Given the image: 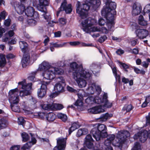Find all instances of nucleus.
Listing matches in <instances>:
<instances>
[{
    "label": "nucleus",
    "mask_w": 150,
    "mask_h": 150,
    "mask_svg": "<svg viewBox=\"0 0 150 150\" xmlns=\"http://www.w3.org/2000/svg\"><path fill=\"white\" fill-rule=\"evenodd\" d=\"M112 0H103L105 4H108ZM100 4V0H85L84 3L81 4L77 1L76 5V12L81 18L83 19L87 16L88 11L90 8L96 10Z\"/></svg>",
    "instance_id": "obj_1"
},
{
    "label": "nucleus",
    "mask_w": 150,
    "mask_h": 150,
    "mask_svg": "<svg viewBox=\"0 0 150 150\" xmlns=\"http://www.w3.org/2000/svg\"><path fill=\"white\" fill-rule=\"evenodd\" d=\"M96 22L95 19L90 18L82 21L81 24L83 31L87 33H90L91 32L100 31L103 33L107 34L108 33L109 31H110L108 29H107L105 27H102L100 28L98 27H93Z\"/></svg>",
    "instance_id": "obj_2"
},
{
    "label": "nucleus",
    "mask_w": 150,
    "mask_h": 150,
    "mask_svg": "<svg viewBox=\"0 0 150 150\" xmlns=\"http://www.w3.org/2000/svg\"><path fill=\"white\" fill-rule=\"evenodd\" d=\"M106 127L103 124L98 125L97 127L93 128L91 133L96 141H99L101 137H105L108 136Z\"/></svg>",
    "instance_id": "obj_3"
},
{
    "label": "nucleus",
    "mask_w": 150,
    "mask_h": 150,
    "mask_svg": "<svg viewBox=\"0 0 150 150\" xmlns=\"http://www.w3.org/2000/svg\"><path fill=\"white\" fill-rule=\"evenodd\" d=\"M64 71L61 69L56 67H52L42 73L43 81L45 79L51 80L54 79L55 74H63Z\"/></svg>",
    "instance_id": "obj_4"
},
{
    "label": "nucleus",
    "mask_w": 150,
    "mask_h": 150,
    "mask_svg": "<svg viewBox=\"0 0 150 150\" xmlns=\"http://www.w3.org/2000/svg\"><path fill=\"white\" fill-rule=\"evenodd\" d=\"M129 136L130 134L128 131H120L117 134L116 140L113 141L112 144L116 147L120 149L122 148V144Z\"/></svg>",
    "instance_id": "obj_5"
},
{
    "label": "nucleus",
    "mask_w": 150,
    "mask_h": 150,
    "mask_svg": "<svg viewBox=\"0 0 150 150\" xmlns=\"http://www.w3.org/2000/svg\"><path fill=\"white\" fill-rule=\"evenodd\" d=\"M76 74L74 75L73 79L76 81L79 86L83 88L86 86V82L85 80H83L82 78L86 79H90L92 75L91 73L89 72L88 71H83V73L76 76Z\"/></svg>",
    "instance_id": "obj_6"
},
{
    "label": "nucleus",
    "mask_w": 150,
    "mask_h": 150,
    "mask_svg": "<svg viewBox=\"0 0 150 150\" xmlns=\"http://www.w3.org/2000/svg\"><path fill=\"white\" fill-rule=\"evenodd\" d=\"M18 85L19 87H21L22 89L19 92L21 97H23L30 94V90L31 88V83L27 84L25 82V80H24L22 81L19 82Z\"/></svg>",
    "instance_id": "obj_7"
},
{
    "label": "nucleus",
    "mask_w": 150,
    "mask_h": 150,
    "mask_svg": "<svg viewBox=\"0 0 150 150\" xmlns=\"http://www.w3.org/2000/svg\"><path fill=\"white\" fill-rule=\"evenodd\" d=\"M101 11L102 15H112L114 16L116 14L115 10L116 7V4L115 3L112 1L109 3L108 4H105Z\"/></svg>",
    "instance_id": "obj_8"
},
{
    "label": "nucleus",
    "mask_w": 150,
    "mask_h": 150,
    "mask_svg": "<svg viewBox=\"0 0 150 150\" xmlns=\"http://www.w3.org/2000/svg\"><path fill=\"white\" fill-rule=\"evenodd\" d=\"M108 95L107 93H104L102 99L99 97H96L94 99L95 102L97 104L103 103V105L102 106V108H110L112 105V103L109 102L108 100Z\"/></svg>",
    "instance_id": "obj_9"
},
{
    "label": "nucleus",
    "mask_w": 150,
    "mask_h": 150,
    "mask_svg": "<svg viewBox=\"0 0 150 150\" xmlns=\"http://www.w3.org/2000/svg\"><path fill=\"white\" fill-rule=\"evenodd\" d=\"M18 90L17 88L10 90L9 92V101L11 104H18L19 99Z\"/></svg>",
    "instance_id": "obj_10"
},
{
    "label": "nucleus",
    "mask_w": 150,
    "mask_h": 150,
    "mask_svg": "<svg viewBox=\"0 0 150 150\" xmlns=\"http://www.w3.org/2000/svg\"><path fill=\"white\" fill-rule=\"evenodd\" d=\"M57 83L54 86V89L57 93L62 92L64 91L63 84L64 83V78L62 76L59 77L55 79Z\"/></svg>",
    "instance_id": "obj_11"
},
{
    "label": "nucleus",
    "mask_w": 150,
    "mask_h": 150,
    "mask_svg": "<svg viewBox=\"0 0 150 150\" xmlns=\"http://www.w3.org/2000/svg\"><path fill=\"white\" fill-rule=\"evenodd\" d=\"M50 81H43L40 88L38 89L37 91V95L38 97L42 98L45 96L46 93L47 88L50 84Z\"/></svg>",
    "instance_id": "obj_12"
},
{
    "label": "nucleus",
    "mask_w": 150,
    "mask_h": 150,
    "mask_svg": "<svg viewBox=\"0 0 150 150\" xmlns=\"http://www.w3.org/2000/svg\"><path fill=\"white\" fill-rule=\"evenodd\" d=\"M70 67L72 70L73 77H74V75L76 74V76L83 73V71L87 70H83L82 68L79 67L77 64L75 62H73L70 64Z\"/></svg>",
    "instance_id": "obj_13"
},
{
    "label": "nucleus",
    "mask_w": 150,
    "mask_h": 150,
    "mask_svg": "<svg viewBox=\"0 0 150 150\" xmlns=\"http://www.w3.org/2000/svg\"><path fill=\"white\" fill-rule=\"evenodd\" d=\"M25 15L28 17H32L37 19L39 17V15L38 13L35 11L34 8L31 6H28L26 7L25 10Z\"/></svg>",
    "instance_id": "obj_14"
},
{
    "label": "nucleus",
    "mask_w": 150,
    "mask_h": 150,
    "mask_svg": "<svg viewBox=\"0 0 150 150\" xmlns=\"http://www.w3.org/2000/svg\"><path fill=\"white\" fill-rule=\"evenodd\" d=\"M105 16L106 18L107 22L106 23V25L108 30H113L112 28L114 27V16L112 15H102Z\"/></svg>",
    "instance_id": "obj_15"
},
{
    "label": "nucleus",
    "mask_w": 150,
    "mask_h": 150,
    "mask_svg": "<svg viewBox=\"0 0 150 150\" xmlns=\"http://www.w3.org/2000/svg\"><path fill=\"white\" fill-rule=\"evenodd\" d=\"M57 146H55L53 150H64L66 146V139L65 138H58L57 139Z\"/></svg>",
    "instance_id": "obj_16"
},
{
    "label": "nucleus",
    "mask_w": 150,
    "mask_h": 150,
    "mask_svg": "<svg viewBox=\"0 0 150 150\" xmlns=\"http://www.w3.org/2000/svg\"><path fill=\"white\" fill-rule=\"evenodd\" d=\"M148 137L147 134L145 132H139L136 134L134 136L135 139H139L140 141L142 142H144Z\"/></svg>",
    "instance_id": "obj_17"
},
{
    "label": "nucleus",
    "mask_w": 150,
    "mask_h": 150,
    "mask_svg": "<svg viewBox=\"0 0 150 150\" xmlns=\"http://www.w3.org/2000/svg\"><path fill=\"white\" fill-rule=\"evenodd\" d=\"M135 32L136 36L140 39H143L146 38L149 33L147 30L144 29H137Z\"/></svg>",
    "instance_id": "obj_18"
},
{
    "label": "nucleus",
    "mask_w": 150,
    "mask_h": 150,
    "mask_svg": "<svg viewBox=\"0 0 150 150\" xmlns=\"http://www.w3.org/2000/svg\"><path fill=\"white\" fill-rule=\"evenodd\" d=\"M88 111L92 113L96 114L103 112L105 111V110L101 105L90 108L88 110Z\"/></svg>",
    "instance_id": "obj_19"
},
{
    "label": "nucleus",
    "mask_w": 150,
    "mask_h": 150,
    "mask_svg": "<svg viewBox=\"0 0 150 150\" xmlns=\"http://www.w3.org/2000/svg\"><path fill=\"white\" fill-rule=\"evenodd\" d=\"M62 11L64 10L67 13H69L72 11L71 6V4H67L66 1H64L62 4L60 8Z\"/></svg>",
    "instance_id": "obj_20"
},
{
    "label": "nucleus",
    "mask_w": 150,
    "mask_h": 150,
    "mask_svg": "<svg viewBox=\"0 0 150 150\" xmlns=\"http://www.w3.org/2000/svg\"><path fill=\"white\" fill-rule=\"evenodd\" d=\"M142 9V7L140 5L134 4L132 6V15L135 16L139 15Z\"/></svg>",
    "instance_id": "obj_21"
},
{
    "label": "nucleus",
    "mask_w": 150,
    "mask_h": 150,
    "mask_svg": "<svg viewBox=\"0 0 150 150\" xmlns=\"http://www.w3.org/2000/svg\"><path fill=\"white\" fill-rule=\"evenodd\" d=\"M30 134L31 137V142L27 143L23 146L22 148L24 150L30 149L32 145L34 144L36 142L37 140L35 138L33 137L32 134L30 133Z\"/></svg>",
    "instance_id": "obj_22"
},
{
    "label": "nucleus",
    "mask_w": 150,
    "mask_h": 150,
    "mask_svg": "<svg viewBox=\"0 0 150 150\" xmlns=\"http://www.w3.org/2000/svg\"><path fill=\"white\" fill-rule=\"evenodd\" d=\"M85 143L86 145L89 149H91L93 147V144L92 143L93 139L91 135L90 134L87 135L85 138Z\"/></svg>",
    "instance_id": "obj_23"
},
{
    "label": "nucleus",
    "mask_w": 150,
    "mask_h": 150,
    "mask_svg": "<svg viewBox=\"0 0 150 150\" xmlns=\"http://www.w3.org/2000/svg\"><path fill=\"white\" fill-rule=\"evenodd\" d=\"M52 67L48 62L44 61L39 65V69L41 71H45Z\"/></svg>",
    "instance_id": "obj_24"
},
{
    "label": "nucleus",
    "mask_w": 150,
    "mask_h": 150,
    "mask_svg": "<svg viewBox=\"0 0 150 150\" xmlns=\"http://www.w3.org/2000/svg\"><path fill=\"white\" fill-rule=\"evenodd\" d=\"M39 6H38L39 10L41 11H44V7L48 5V2L47 0H39Z\"/></svg>",
    "instance_id": "obj_25"
},
{
    "label": "nucleus",
    "mask_w": 150,
    "mask_h": 150,
    "mask_svg": "<svg viewBox=\"0 0 150 150\" xmlns=\"http://www.w3.org/2000/svg\"><path fill=\"white\" fill-rule=\"evenodd\" d=\"M30 56L28 54H25L23 56L21 60V63L23 67H26L29 63Z\"/></svg>",
    "instance_id": "obj_26"
},
{
    "label": "nucleus",
    "mask_w": 150,
    "mask_h": 150,
    "mask_svg": "<svg viewBox=\"0 0 150 150\" xmlns=\"http://www.w3.org/2000/svg\"><path fill=\"white\" fill-rule=\"evenodd\" d=\"M56 115L52 112H50L46 115L47 120L49 122H52L55 119Z\"/></svg>",
    "instance_id": "obj_27"
},
{
    "label": "nucleus",
    "mask_w": 150,
    "mask_h": 150,
    "mask_svg": "<svg viewBox=\"0 0 150 150\" xmlns=\"http://www.w3.org/2000/svg\"><path fill=\"white\" fill-rule=\"evenodd\" d=\"M78 122H75L72 124L71 127L69 129V134L70 135L74 130L79 127Z\"/></svg>",
    "instance_id": "obj_28"
},
{
    "label": "nucleus",
    "mask_w": 150,
    "mask_h": 150,
    "mask_svg": "<svg viewBox=\"0 0 150 150\" xmlns=\"http://www.w3.org/2000/svg\"><path fill=\"white\" fill-rule=\"evenodd\" d=\"M26 7L23 4H20L16 8L15 7V9L17 13L20 14H22L23 12H25V10Z\"/></svg>",
    "instance_id": "obj_29"
},
{
    "label": "nucleus",
    "mask_w": 150,
    "mask_h": 150,
    "mask_svg": "<svg viewBox=\"0 0 150 150\" xmlns=\"http://www.w3.org/2000/svg\"><path fill=\"white\" fill-rule=\"evenodd\" d=\"M88 132V130L87 129L85 128H81L78 130L76 134V136L77 137H79L81 135L87 134Z\"/></svg>",
    "instance_id": "obj_30"
},
{
    "label": "nucleus",
    "mask_w": 150,
    "mask_h": 150,
    "mask_svg": "<svg viewBox=\"0 0 150 150\" xmlns=\"http://www.w3.org/2000/svg\"><path fill=\"white\" fill-rule=\"evenodd\" d=\"M0 67H4L6 64V61L5 59V56L4 54H0Z\"/></svg>",
    "instance_id": "obj_31"
},
{
    "label": "nucleus",
    "mask_w": 150,
    "mask_h": 150,
    "mask_svg": "<svg viewBox=\"0 0 150 150\" xmlns=\"http://www.w3.org/2000/svg\"><path fill=\"white\" fill-rule=\"evenodd\" d=\"M19 45L22 51L25 52L27 49L28 44L24 41H21L19 42Z\"/></svg>",
    "instance_id": "obj_32"
},
{
    "label": "nucleus",
    "mask_w": 150,
    "mask_h": 150,
    "mask_svg": "<svg viewBox=\"0 0 150 150\" xmlns=\"http://www.w3.org/2000/svg\"><path fill=\"white\" fill-rule=\"evenodd\" d=\"M112 116L111 114H109L106 113L105 114L102 115L99 118L102 121H105Z\"/></svg>",
    "instance_id": "obj_33"
},
{
    "label": "nucleus",
    "mask_w": 150,
    "mask_h": 150,
    "mask_svg": "<svg viewBox=\"0 0 150 150\" xmlns=\"http://www.w3.org/2000/svg\"><path fill=\"white\" fill-rule=\"evenodd\" d=\"M95 83H93L89 85L88 87L87 88V90L88 91V93L93 94L95 91Z\"/></svg>",
    "instance_id": "obj_34"
},
{
    "label": "nucleus",
    "mask_w": 150,
    "mask_h": 150,
    "mask_svg": "<svg viewBox=\"0 0 150 150\" xmlns=\"http://www.w3.org/2000/svg\"><path fill=\"white\" fill-rule=\"evenodd\" d=\"M57 116L59 119H61L64 122H66L67 119V115L62 113H58L57 114Z\"/></svg>",
    "instance_id": "obj_35"
},
{
    "label": "nucleus",
    "mask_w": 150,
    "mask_h": 150,
    "mask_svg": "<svg viewBox=\"0 0 150 150\" xmlns=\"http://www.w3.org/2000/svg\"><path fill=\"white\" fill-rule=\"evenodd\" d=\"M138 22L140 25H145L147 24V22L144 20L143 16L141 15L139 17Z\"/></svg>",
    "instance_id": "obj_36"
},
{
    "label": "nucleus",
    "mask_w": 150,
    "mask_h": 150,
    "mask_svg": "<svg viewBox=\"0 0 150 150\" xmlns=\"http://www.w3.org/2000/svg\"><path fill=\"white\" fill-rule=\"evenodd\" d=\"M8 125L7 121L5 119H1L0 120V128H4L6 127Z\"/></svg>",
    "instance_id": "obj_37"
},
{
    "label": "nucleus",
    "mask_w": 150,
    "mask_h": 150,
    "mask_svg": "<svg viewBox=\"0 0 150 150\" xmlns=\"http://www.w3.org/2000/svg\"><path fill=\"white\" fill-rule=\"evenodd\" d=\"M17 104H11V107L12 110L14 112H19L20 109Z\"/></svg>",
    "instance_id": "obj_38"
},
{
    "label": "nucleus",
    "mask_w": 150,
    "mask_h": 150,
    "mask_svg": "<svg viewBox=\"0 0 150 150\" xmlns=\"http://www.w3.org/2000/svg\"><path fill=\"white\" fill-rule=\"evenodd\" d=\"M52 105V110H60L63 108V105L59 104L54 103Z\"/></svg>",
    "instance_id": "obj_39"
},
{
    "label": "nucleus",
    "mask_w": 150,
    "mask_h": 150,
    "mask_svg": "<svg viewBox=\"0 0 150 150\" xmlns=\"http://www.w3.org/2000/svg\"><path fill=\"white\" fill-rule=\"evenodd\" d=\"M42 107L45 110H52V105L50 104H44L42 105Z\"/></svg>",
    "instance_id": "obj_40"
},
{
    "label": "nucleus",
    "mask_w": 150,
    "mask_h": 150,
    "mask_svg": "<svg viewBox=\"0 0 150 150\" xmlns=\"http://www.w3.org/2000/svg\"><path fill=\"white\" fill-rule=\"evenodd\" d=\"M23 141L26 142L29 140L30 137L28 134L25 132H23L21 134Z\"/></svg>",
    "instance_id": "obj_41"
},
{
    "label": "nucleus",
    "mask_w": 150,
    "mask_h": 150,
    "mask_svg": "<svg viewBox=\"0 0 150 150\" xmlns=\"http://www.w3.org/2000/svg\"><path fill=\"white\" fill-rule=\"evenodd\" d=\"M69 42H63L60 44H58L57 43H55L51 44L54 47L59 48L61 47L65 46V45Z\"/></svg>",
    "instance_id": "obj_42"
},
{
    "label": "nucleus",
    "mask_w": 150,
    "mask_h": 150,
    "mask_svg": "<svg viewBox=\"0 0 150 150\" xmlns=\"http://www.w3.org/2000/svg\"><path fill=\"white\" fill-rule=\"evenodd\" d=\"M27 23L30 25L33 26L37 24V21L36 20L34 19H29L27 21Z\"/></svg>",
    "instance_id": "obj_43"
},
{
    "label": "nucleus",
    "mask_w": 150,
    "mask_h": 150,
    "mask_svg": "<svg viewBox=\"0 0 150 150\" xmlns=\"http://www.w3.org/2000/svg\"><path fill=\"white\" fill-rule=\"evenodd\" d=\"M44 13L42 15V16L44 17V18L47 21H49L51 18V16L49 14L46 12V11L44 10V11H42Z\"/></svg>",
    "instance_id": "obj_44"
},
{
    "label": "nucleus",
    "mask_w": 150,
    "mask_h": 150,
    "mask_svg": "<svg viewBox=\"0 0 150 150\" xmlns=\"http://www.w3.org/2000/svg\"><path fill=\"white\" fill-rule=\"evenodd\" d=\"M143 11L145 13H149V16L150 20V4L146 6L144 9Z\"/></svg>",
    "instance_id": "obj_45"
},
{
    "label": "nucleus",
    "mask_w": 150,
    "mask_h": 150,
    "mask_svg": "<svg viewBox=\"0 0 150 150\" xmlns=\"http://www.w3.org/2000/svg\"><path fill=\"white\" fill-rule=\"evenodd\" d=\"M132 106L131 104L125 105L122 109L123 110L126 111V112L130 111L132 109Z\"/></svg>",
    "instance_id": "obj_46"
},
{
    "label": "nucleus",
    "mask_w": 150,
    "mask_h": 150,
    "mask_svg": "<svg viewBox=\"0 0 150 150\" xmlns=\"http://www.w3.org/2000/svg\"><path fill=\"white\" fill-rule=\"evenodd\" d=\"M80 45L81 47H92L94 46V45L91 43H86L84 42H80Z\"/></svg>",
    "instance_id": "obj_47"
},
{
    "label": "nucleus",
    "mask_w": 150,
    "mask_h": 150,
    "mask_svg": "<svg viewBox=\"0 0 150 150\" xmlns=\"http://www.w3.org/2000/svg\"><path fill=\"white\" fill-rule=\"evenodd\" d=\"M132 150H141V146L138 142H136Z\"/></svg>",
    "instance_id": "obj_48"
},
{
    "label": "nucleus",
    "mask_w": 150,
    "mask_h": 150,
    "mask_svg": "<svg viewBox=\"0 0 150 150\" xmlns=\"http://www.w3.org/2000/svg\"><path fill=\"white\" fill-rule=\"evenodd\" d=\"M106 20H104L102 18H100L98 21V23L99 25L100 26L103 25L107 22V20L106 17Z\"/></svg>",
    "instance_id": "obj_49"
},
{
    "label": "nucleus",
    "mask_w": 150,
    "mask_h": 150,
    "mask_svg": "<svg viewBox=\"0 0 150 150\" xmlns=\"http://www.w3.org/2000/svg\"><path fill=\"white\" fill-rule=\"evenodd\" d=\"M138 42V40L137 39L132 38L130 39V43L132 46H135Z\"/></svg>",
    "instance_id": "obj_50"
},
{
    "label": "nucleus",
    "mask_w": 150,
    "mask_h": 150,
    "mask_svg": "<svg viewBox=\"0 0 150 150\" xmlns=\"http://www.w3.org/2000/svg\"><path fill=\"white\" fill-rule=\"evenodd\" d=\"M83 100L78 99L75 103V105L76 106H82L83 105Z\"/></svg>",
    "instance_id": "obj_51"
},
{
    "label": "nucleus",
    "mask_w": 150,
    "mask_h": 150,
    "mask_svg": "<svg viewBox=\"0 0 150 150\" xmlns=\"http://www.w3.org/2000/svg\"><path fill=\"white\" fill-rule=\"evenodd\" d=\"M36 74L35 72H33L31 73L30 74L28 78V79L31 81H33L35 77Z\"/></svg>",
    "instance_id": "obj_52"
},
{
    "label": "nucleus",
    "mask_w": 150,
    "mask_h": 150,
    "mask_svg": "<svg viewBox=\"0 0 150 150\" xmlns=\"http://www.w3.org/2000/svg\"><path fill=\"white\" fill-rule=\"evenodd\" d=\"M7 15V13L5 11H2L0 13V16L1 17V19H4L6 17Z\"/></svg>",
    "instance_id": "obj_53"
},
{
    "label": "nucleus",
    "mask_w": 150,
    "mask_h": 150,
    "mask_svg": "<svg viewBox=\"0 0 150 150\" xmlns=\"http://www.w3.org/2000/svg\"><path fill=\"white\" fill-rule=\"evenodd\" d=\"M18 123L19 125H23L25 120L23 117H21L18 118Z\"/></svg>",
    "instance_id": "obj_54"
},
{
    "label": "nucleus",
    "mask_w": 150,
    "mask_h": 150,
    "mask_svg": "<svg viewBox=\"0 0 150 150\" xmlns=\"http://www.w3.org/2000/svg\"><path fill=\"white\" fill-rule=\"evenodd\" d=\"M90 67L92 72L93 73L94 72H96V71L94 70L97 68H98L97 66L95 64H92L90 66Z\"/></svg>",
    "instance_id": "obj_55"
},
{
    "label": "nucleus",
    "mask_w": 150,
    "mask_h": 150,
    "mask_svg": "<svg viewBox=\"0 0 150 150\" xmlns=\"http://www.w3.org/2000/svg\"><path fill=\"white\" fill-rule=\"evenodd\" d=\"M11 19L10 18H8L4 21V24L6 26H8L10 25L11 22Z\"/></svg>",
    "instance_id": "obj_56"
},
{
    "label": "nucleus",
    "mask_w": 150,
    "mask_h": 150,
    "mask_svg": "<svg viewBox=\"0 0 150 150\" xmlns=\"http://www.w3.org/2000/svg\"><path fill=\"white\" fill-rule=\"evenodd\" d=\"M67 88L68 91L71 92L76 93L77 91L76 89L69 86H67Z\"/></svg>",
    "instance_id": "obj_57"
},
{
    "label": "nucleus",
    "mask_w": 150,
    "mask_h": 150,
    "mask_svg": "<svg viewBox=\"0 0 150 150\" xmlns=\"http://www.w3.org/2000/svg\"><path fill=\"white\" fill-rule=\"evenodd\" d=\"M95 91L98 92V94H99L101 91V87L98 85L96 86L95 84Z\"/></svg>",
    "instance_id": "obj_58"
},
{
    "label": "nucleus",
    "mask_w": 150,
    "mask_h": 150,
    "mask_svg": "<svg viewBox=\"0 0 150 150\" xmlns=\"http://www.w3.org/2000/svg\"><path fill=\"white\" fill-rule=\"evenodd\" d=\"M130 50H132V51L130 52L134 54H138L139 51L138 48H134L132 50L131 49H130Z\"/></svg>",
    "instance_id": "obj_59"
},
{
    "label": "nucleus",
    "mask_w": 150,
    "mask_h": 150,
    "mask_svg": "<svg viewBox=\"0 0 150 150\" xmlns=\"http://www.w3.org/2000/svg\"><path fill=\"white\" fill-rule=\"evenodd\" d=\"M115 135L113 134H111L108 136L107 139L112 142L115 138Z\"/></svg>",
    "instance_id": "obj_60"
},
{
    "label": "nucleus",
    "mask_w": 150,
    "mask_h": 150,
    "mask_svg": "<svg viewBox=\"0 0 150 150\" xmlns=\"http://www.w3.org/2000/svg\"><path fill=\"white\" fill-rule=\"evenodd\" d=\"M70 45L73 46H76L80 44V42L74 41L71 42H69Z\"/></svg>",
    "instance_id": "obj_61"
},
{
    "label": "nucleus",
    "mask_w": 150,
    "mask_h": 150,
    "mask_svg": "<svg viewBox=\"0 0 150 150\" xmlns=\"http://www.w3.org/2000/svg\"><path fill=\"white\" fill-rule=\"evenodd\" d=\"M146 125H150V113H149V115L146 116Z\"/></svg>",
    "instance_id": "obj_62"
},
{
    "label": "nucleus",
    "mask_w": 150,
    "mask_h": 150,
    "mask_svg": "<svg viewBox=\"0 0 150 150\" xmlns=\"http://www.w3.org/2000/svg\"><path fill=\"white\" fill-rule=\"evenodd\" d=\"M107 38V37L105 35H104L100 37L98 39V41L100 42H102L104 41Z\"/></svg>",
    "instance_id": "obj_63"
},
{
    "label": "nucleus",
    "mask_w": 150,
    "mask_h": 150,
    "mask_svg": "<svg viewBox=\"0 0 150 150\" xmlns=\"http://www.w3.org/2000/svg\"><path fill=\"white\" fill-rule=\"evenodd\" d=\"M20 148V146L19 145H14L11 148L10 150H18Z\"/></svg>",
    "instance_id": "obj_64"
}]
</instances>
